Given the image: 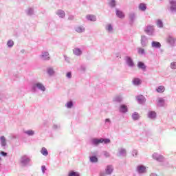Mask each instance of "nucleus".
Wrapping results in <instances>:
<instances>
[{"mask_svg": "<svg viewBox=\"0 0 176 176\" xmlns=\"http://www.w3.org/2000/svg\"><path fill=\"white\" fill-rule=\"evenodd\" d=\"M91 144L95 146H98L100 144H104V145H107L111 144V140L109 138H94L91 140Z\"/></svg>", "mask_w": 176, "mask_h": 176, "instance_id": "f257e3e1", "label": "nucleus"}, {"mask_svg": "<svg viewBox=\"0 0 176 176\" xmlns=\"http://www.w3.org/2000/svg\"><path fill=\"white\" fill-rule=\"evenodd\" d=\"M19 162L23 167H27L31 163V158L27 155H23L20 157Z\"/></svg>", "mask_w": 176, "mask_h": 176, "instance_id": "f03ea898", "label": "nucleus"}, {"mask_svg": "<svg viewBox=\"0 0 176 176\" xmlns=\"http://www.w3.org/2000/svg\"><path fill=\"white\" fill-rule=\"evenodd\" d=\"M36 89L41 90V91H45L46 90V87H45V85H43L42 82H36L32 85V91L33 93L36 91Z\"/></svg>", "mask_w": 176, "mask_h": 176, "instance_id": "7ed1b4c3", "label": "nucleus"}, {"mask_svg": "<svg viewBox=\"0 0 176 176\" xmlns=\"http://www.w3.org/2000/svg\"><path fill=\"white\" fill-rule=\"evenodd\" d=\"M135 171L138 174H146V166L140 164L135 168Z\"/></svg>", "mask_w": 176, "mask_h": 176, "instance_id": "20e7f679", "label": "nucleus"}, {"mask_svg": "<svg viewBox=\"0 0 176 176\" xmlns=\"http://www.w3.org/2000/svg\"><path fill=\"white\" fill-rule=\"evenodd\" d=\"M40 58L43 61H49V60H50V54H49L48 52H42L41 54L40 55Z\"/></svg>", "mask_w": 176, "mask_h": 176, "instance_id": "39448f33", "label": "nucleus"}, {"mask_svg": "<svg viewBox=\"0 0 176 176\" xmlns=\"http://www.w3.org/2000/svg\"><path fill=\"white\" fill-rule=\"evenodd\" d=\"M153 159L157 162H164V157L157 153H154L152 155Z\"/></svg>", "mask_w": 176, "mask_h": 176, "instance_id": "423d86ee", "label": "nucleus"}, {"mask_svg": "<svg viewBox=\"0 0 176 176\" xmlns=\"http://www.w3.org/2000/svg\"><path fill=\"white\" fill-rule=\"evenodd\" d=\"M148 37L146 36H141L140 45L142 47H146L148 46Z\"/></svg>", "mask_w": 176, "mask_h": 176, "instance_id": "0eeeda50", "label": "nucleus"}, {"mask_svg": "<svg viewBox=\"0 0 176 176\" xmlns=\"http://www.w3.org/2000/svg\"><path fill=\"white\" fill-rule=\"evenodd\" d=\"M124 60L128 65V67H130L131 68H133L134 67V61H133V59L130 56H125Z\"/></svg>", "mask_w": 176, "mask_h": 176, "instance_id": "6e6552de", "label": "nucleus"}, {"mask_svg": "<svg viewBox=\"0 0 176 176\" xmlns=\"http://www.w3.org/2000/svg\"><path fill=\"white\" fill-rule=\"evenodd\" d=\"M166 100L163 98H158L157 99V107H160V108L165 107Z\"/></svg>", "mask_w": 176, "mask_h": 176, "instance_id": "1a4fd4ad", "label": "nucleus"}, {"mask_svg": "<svg viewBox=\"0 0 176 176\" xmlns=\"http://www.w3.org/2000/svg\"><path fill=\"white\" fill-rule=\"evenodd\" d=\"M136 100L139 104H145L146 101V98H145V96L142 95L136 96Z\"/></svg>", "mask_w": 176, "mask_h": 176, "instance_id": "9d476101", "label": "nucleus"}, {"mask_svg": "<svg viewBox=\"0 0 176 176\" xmlns=\"http://www.w3.org/2000/svg\"><path fill=\"white\" fill-rule=\"evenodd\" d=\"M126 155H127V151L124 148H118V154H117V156L120 157L122 156L123 157H126Z\"/></svg>", "mask_w": 176, "mask_h": 176, "instance_id": "9b49d317", "label": "nucleus"}, {"mask_svg": "<svg viewBox=\"0 0 176 176\" xmlns=\"http://www.w3.org/2000/svg\"><path fill=\"white\" fill-rule=\"evenodd\" d=\"M167 43H169V45H170V46H175V42H176V39L174 38V37L169 36L167 39Z\"/></svg>", "mask_w": 176, "mask_h": 176, "instance_id": "f8f14e48", "label": "nucleus"}, {"mask_svg": "<svg viewBox=\"0 0 176 176\" xmlns=\"http://www.w3.org/2000/svg\"><path fill=\"white\" fill-rule=\"evenodd\" d=\"M74 30L76 32H78V34H82L86 31V29L83 25L76 26Z\"/></svg>", "mask_w": 176, "mask_h": 176, "instance_id": "ddd939ff", "label": "nucleus"}, {"mask_svg": "<svg viewBox=\"0 0 176 176\" xmlns=\"http://www.w3.org/2000/svg\"><path fill=\"white\" fill-rule=\"evenodd\" d=\"M105 173H106L107 175H111V174H112V173H113V166L112 165H108L106 167Z\"/></svg>", "mask_w": 176, "mask_h": 176, "instance_id": "4468645a", "label": "nucleus"}, {"mask_svg": "<svg viewBox=\"0 0 176 176\" xmlns=\"http://www.w3.org/2000/svg\"><path fill=\"white\" fill-rule=\"evenodd\" d=\"M151 47H153V49H160L162 44L158 41H152Z\"/></svg>", "mask_w": 176, "mask_h": 176, "instance_id": "2eb2a0df", "label": "nucleus"}, {"mask_svg": "<svg viewBox=\"0 0 176 176\" xmlns=\"http://www.w3.org/2000/svg\"><path fill=\"white\" fill-rule=\"evenodd\" d=\"M56 14H57L60 19H64V17H65V12L63 10H58L56 12Z\"/></svg>", "mask_w": 176, "mask_h": 176, "instance_id": "dca6fc26", "label": "nucleus"}, {"mask_svg": "<svg viewBox=\"0 0 176 176\" xmlns=\"http://www.w3.org/2000/svg\"><path fill=\"white\" fill-rule=\"evenodd\" d=\"M129 23L130 24H133L134 23V21H135V13L134 12H131L129 15Z\"/></svg>", "mask_w": 176, "mask_h": 176, "instance_id": "f3484780", "label": "nucleus"}, {"mask_svg": "<svg viewBox=\"0 0 176 176\" xmlns=\"http://www.w3.org/2000/svg\"><path fill=\"white\" fill-rule=\"evenodd\" d=\"M142 83V81L138 78H135L132 80V84L133 85V86H140V85H141Z\"/></svg>", "mask_w": 176, "mask_h": 176, "instance_id": "a211bd4d", "label": "nucleus"}, {"mask_svg": "<svg viewBox=\"0 0 176 176\" xmlns=\"http://www.w3.org/2000/svg\"><path fill=\"white\" fill-rule=\"evenodd\" d=\"M116 14L119 19H124V14L118 8L116 9Z\"/></svg>", "mask_w": 176, "mask_h": 176, "instance_id": "6ab92c4d", "label": "nucleus"}, {"mask_svg": "<svg viewBox=\"0 0 176 176\" xmlns=\"http://www.w3.org/2000/svg\"><path fill=\"white\" fill-rule=\"evenodd\" d=\"M87 20L89 21H97V16L94 14H88L86 16Z\"/></svg>", "mask_w": 176, "mask_h": 176, "instance_id": "aec40b11", "label": "nucleus"}, {"mask_svg": "<svg viewBox=\"0 0 176 176\" xmlns=\"http://www.w3.org/2000/svg\"><path fill=\"white\" fill-rule=\"evenodd\" d=\"M138 68H139V69H142L143 71H146V65H145V63H144V62H138Z\"/></svg>", "mask_w": 176, "mask_h": 176, "instance_id": "412c9836", "label": "nucleus"}, {"mask_svg": "<svg viewBox=\"0 0 176 176\" xmlns=\"http://www.w3.org/2000/svg\"><path fill=\"white\" fill-rule=\"evenodd\" d=\"M145 32H146L147 35H152V34H153V26H147Z\"/></svg>", "mask_w": 176, "mask_h": 176, "instance_id": "4be33fe9", "label": "nucleus"}, {"mask_svg": "<svg viewBox=\"0 0 176 176\" xmlns=\"http://www.w3.org/2000/svg\"><path fill=\"white\" fill-rule=\"evenodd\" d=\"M105 30L107 31V32L112 33L113 32V26H112V24L109 23L106 25Z\"/></svg>", "mask_w": 176, "mask_h": 176, "instance_id": "5701e85b", "label": "nucleus"}, {"mask_svg": "<svg viewBox=\"0 0 176 176\" xmlns=\"http://www.w3.org/2000/svg\"><path fill=\"white\" fill-rule=\"evenodd\" d=\"M129 111V109H127V106L125 104H122L120 107V112H121L122 113H126V112H127Z\"/></svg>", "mask_w": 176, "mask_h": 176, "instance_id": "b1692460", "label": "nucleus"}, {"mask_svg": "<svg viewBox=\"0 0 176 176\" xmlns=\"http://www.w3.org/2000/svg\"><path fill=\"white\" fill-rule=\"evenodd\" d=\"M24 134H26L29 137H32V135H35V131L33 130H26L23 131Z\"/></svg>", "mask_w": 176, "mask_h": 176, "instance_id": "393cba45", "label": "nucleus"}, {"mask_svg": "<svg viewBox=\"0 0 176 176\" xmlns=\"http://www.w3.org/2000/svg\"><path fill=\"white\" fill-rule=\"evenodd\" d=\"M73 53L75 56H81L82 50L79 48H74L73 50Z\"/></svg>", "mask_w": 176, "mask_h": 176, "instance_id": "a878e982", "label": "nucleus"}, {"mask_svg": "<svg viewBox=\"0 0 176 176\" xmlns=\"http://www.w3.org/2000/svg\"><path fill=\"white\" fill-rule=\"evenodd\" d=\"M156 91L157 93H164V91H166V87H164V86H163V85L159 86L156 89Z\"/></svg>", "mask_w": 176, "mask_h": 176, "instance_id": "bb28decb", "label": "nucleus"}, {"mask_svg": "<svg viewBox=\"0 0 176 176\" xmlns=\"http://www.w3.org/2000/svg\"><path fill=\"white\" fill-rule=\"evenodd\" d=\"M54 69H53V67H48L47 69V73L50 76H53V75H54Z\"/></svg>", "mask_w": 176, "mask_h": 176, "instance_id": "cd10ccee", "label": "nucleus"}, {"mask_svg": "<svg viewBox=\"0 0 176 176\" xmlns=\"http://www.w3.org/2000/svg\"><path fill=\"white\" fill-rule=\"evenodd\" d=\"M148 116L150 119H155L156 118V112L155 111H150L148 113Z\"/></svg>", "mask_w": 176, "mask_h": 176, "instance_id": "c85d7f7f", "label": "nucleus"}, {"mask_svg": "<svg viewBox=\"0 0 176 176\" xmlns=\"http://www.w3.org/2000/svg\"><path fill=\"white\" fill-rule=\"evenodd\" d=\"M41 155H43V156H47L49 155V152L47 151V149L46 148L43 147L41 150Z\"/></svg>", "mask_w": 176, "mask_h": 176, "instance_id": "c756f323", "label": "nucleus"}, {"mask_svg": "<svg viewBox=\"0 0 176 176\" xmlns=\"http://www.w3.org/2000/svg\"><path fill=\"white\" fill-rule=\"evenodd\" d=\"M139 9L142 12H145L146 10V5H145V3H141L139 6Z\"/></svg>", "mask_w": 176, "mask_h": 176, "instance_id": "7c9ffc66", "label": "nucleus"}, {"mask_svg": "<svg viewBox=\"0 0 176 176\" xmlns=\"http://www.w3.org/2000/svg\"><path fill=\"white\" fill-rule=\"evenodd\" d=\"M156 24H157V27H158V28H163V27H164L163 21H162V19L157 20Z\"/></svg>", "mask_w": 176, "mask_h": 176, "instance_id": "2f4dec72", "label": "nucleus"}, {"mask_svg": "<svg viewBox=\"0 0 176 176\" xmlns=\"http://www.w3.org/2000/svg\"><path fill=\"white\" fill-rule=\"evenodd\" d=\"M0 142L1 144V146H5L6 145V139L5 138V136H1Z\"/></svg>", "mask_w": 176, "mask_h": 176, "instance_id": "473e14b6", "label": "nucleus"}, {"mask_svg": "<svg viewBox=\"0 0 176 176\" xmlns=\"http://www.w3.org/2000/svg\"><path fill=\"white\" fill-rule=\"evenodd\" d=\"M26 14L28 16H32V14H34V8H28L26 10Z\"/></svg>", "mask_w": 176, "mask_h": 176, "instance_id": "72a5a7b5", "label": "nucleus"}, {"mask_svg": "<svg viewBox=\"0 0 176 176\" xmlns=\"http://www.w3.org/2000/svg\"><path fill=\"white\" fill-rule=\"evenodd\" d=\"M132 119L133 120H138V119H140V114H138L137 112H135L132 114Z\"/></svg>", "mask_w": 176, "mask_h": 176, "instance_id": "f704fd0d", "label": "nucleus"}, {"mask_svg": "<svg viewBox=\"0 0 176 176\" xmlns=\"http://www.w3.org/2000/svg\"><path fill=\"white\" fill-rule=\"evenodd\" d=\"M91 163H97L98 162V158L96 156H91L89 157Z\"/></svg>", "mask_w": 176, "mask_h": 176, "instance_id": "c9c22d12", "label": "nucleus"}, {"mask_svg": "<svg viewBox=\"0 0 176 176\" xmlns=\"http://www.w3.org/2000/svg\"><path fill=\"white\" fill-rule=\"evenodd\" d=\"M8 47H13L14 46V42L12 40H8L7 42Z\"/></svg>", "mask_w": 176, "mask_h": 176, "instance_id": "e433bc0d", "label": "nucleus"}, {"mask_svg": "<svg viewBox=\"0 0 176 176\" xmlns=\"http://www.w3.org/2000/svg\"><path fill=\"white\" fill-rule=\"evenodd\" d=\"M138 54H141L142 56H144L145 54V50L143 48L139 47L138 48Z\"/></svg>", "mask_w": 176, "mask_h": 176, "instance_id": "4c0bfd02", "label": "nucleus"}, {"mask_svg": "<svg viewBox=\"0 0 176 176\" xmlns=\"http://www.w3.org/2000/svg\"><path fill=\"white\" fill-rule=\"evenodd\" d=\"M68 176H80L79 173L72 170L69 173Z\"/></svg>", "mask_w": 176, "mask_h": 176, "instance_id": "58836bf2", "label": "nucleus"}, {"mask_svg": "<svg viewBox=\"0 0 176 176\" xmlns=\"http://www.w3.org/2000/svg\"><path fill=\"white\" fill-rule=\"evenodd\" d=\"M109 6L115 8L116 6V1L115 0H111L109 3Z\"/></svg>", "mask_w": 176, "mask_h": 176, "instance_id": "ea45409f", "label": "nucleus"}, {"mask_svg": "<svg viewBox=\"0 0 176 176\" xmlns=\"http://www.w3.org/2000/svg\"><path fill=\"white\" fill-rule=\"evenodd\" d=\"M122 100L121 96H116L114 98L113 101H115V102H122Z\"/></svg>", "mask_w": 176, "mask_h": 176, "instance_id": "a19ab883", "label": "nucleus"}, {"mask_svg": "<svg viewBox=\"0 0 176 176\" xmlns=\"http://www.w3.org/2000/svg\"><path fill=\"white\" fill-rule=\"evenodd\" d=\"M65 107H67V108L71 109L72 107H74V102L72 101H69L65 104Z\"/></svg>", "mask_w": 176, "mask_h": 176, "instance_id": "79ce46f5", "label": "nucleus"}, {"mask_svg": "<svg viewBox=\"0 0 176 176\" xmlns=\"http://www.w3.org/2000/svg\"><path fill=\"white\" fill-rule=\"evenodd\" d=\"M170 68L171 69H176V62H172L170 64Z\"/></svg>", "mask_w": 176, "mask_h": 176, "instance_id": "37998d69", "label": "nucleus"}, {"mask_svg": "<svg viewBox=\"0 0 176 176\" xmlns=\"http://www.w3.org/2000/svg\"><path fill=\"white\" fill-rule=\"evenodd\" d=\"M78 71H80L81 72H85L86 71V66L82 65L80 68L78 69Z\"/></svg>", "mask_w": 176, "mask_h": 176, "instance_id": "c03bdc74", "label": "nucleus"}, {"mask_svg": "<svg viewBox=\"0 0 176 176\" xmlns=\"http://www.w3.org/2000/svg\"><path fill=\"white\" fill-rule=\"evenodd\" d=\"M170 10L172 13H176V6H171Z\"/></svg>", "mask_w": 176, "mask_h": 176, "instance_id": "a18cd8bd", "label": "nucleus"}, {"mask_svg": "<svg viewBox=\"0 0 176 176\" xmlns=\"http://www.w3.org/2000/svg\"><path fill=\"white\" fill-rule=\"evenodd\" d=\"M132 155H133V157H137V156L138 155V151H137V150H135V149L133 150V151H132Z\"/></svg>", "mask_w": 176, "mask_h": 176, "instance_id": "49530a36", "label": "nucleus"}, {"mask_svg": "<svg viewBox=\"0 0 176 176\" xmlns=\"http://www.w3.org/2000/svg\"><path fill=\"white\" fill-rule=\"evenodd\" d=\"M103 155H104V157H111V154H109V153L108 151H104Z\"/></svg>", "mask_w": 176, "mask_h": 176, "instance_id": "de8ad7c7", "label": "nucleus"}, {"mask_svg": "<svg viewBox=\"0 0 176 176\" xmlns=\"http://www.w3.org/2000/svg\"><path fill=\"white\" fill-rule=\"evenodd\" d=\"M66 77H67L68 79H71V78H72V74L71 73V72H68L66 74Z\"/></svg>", "mask_w": 176, "mask_h": 176, "instance_id": "09e8293b", "label": "nucleus"}, {"mask_svg": "<svg viewBox=\"0 0 176 176\" xmlns=\"http://www.w3.org/2000/svg\"><path fill=\"white\" fill-rule=\"evenodd\" d=\"M171 6H176V0H170Z\"/></svg>", "mask_w": 176, "mask_h": 176, "instance_id": "8fccbe9b", "label": "nucleus"}, {"mask_svg": "<svg viewBox=\"0 0 176 176\" xmlns=\"http://www.w3.org/2000/svg\"><path fill=\"white\" fill-rule=\"evenodd\" d=\"M41 170H42V173L43 174H45V171L46 170V166L45 165L41 166Z\"/></svg>", "mask_w": 176, "mask_h": 176, "instance_id": "3c124183", "label": "nucleus"}, {"mask_svg": "<svg viewBox=\"0 0 176 176\" xmlns=\"http://www.w3.org/2000/svg\"><path fill=\"white\" fill-rule=\"evenodd\" d=\"M0 154L2 155V156H8V153L6 152H4V151H1Z\"/></svg>", "mask_w": 176, "mask_h": 176, "instance_id": "603ef678", "label": "nucleus"}, {"mask_svg": "<svg viewBox=\"0 0 176 176\" xmlns=\"http://www.w3.org/2000/svg\"><path fill=\"white\" fill-rule=\"evenodd\" d=\"M53 129H54V130H57V129H60V126H58V125H57V124H54Z\"/></svg>", "mask_w": 176, "mask_h": 176, "instance_id": "864d4df0", "label": "nucleus"}, {"mask_svg": "<svg viewBox=\"0 0 176 176\" xmlns=\"http://www.w3.org/2000/svg\"><path fill=\"white\" fill-rule=\"evenodd\" d=\"M105 123H111V120L109 118H107L104 120Z\"/></svg>", "mask_w": 176, "mask_h": 176, "instance_id": "5fc2aeb1", "label": "nucleus"}, {"mask_svg": "<svg viewBox=\"0 0 176 176\" xmlns=\"http://www.w3.org/2000/svg\"><path fill=\"white\" fill-rule=\"evenodd\" d=\"M100 176H107V173L105 172V173H100Z\"/></svg>", "mask_w": 176, "mask_h": 176, "instance_id": "6e6d98bb", "label": "nucleus"}, {"mask_svg": "<svg viewBox=\"0 0 176 176\" xmlns=\"http://www.w3.org/2000/svg\"><path fill=\"white\" fill-rule=\"evenodd\" d=\"M150 176H157V175H156V173H151Z\"/></svg>", "mask_w": 176, "mask_h": 176, "instance_id": "4d7b16f0", "label": "nucleus"}, {"mask_svg": "<svg viewBox=\"0 0 176 176\" xmlns=\"http://www.w3.org/2000/svg\"><path fill=\"white\" fill-rule=\"evenodd\" d=\"M74 19V16H69V20H72Z\"/></svg>", "mask_w": 176, "mask_h": 176, "instance_id": "13d9d810", "label": "nucleus"}, {"mask_svg": "<svg viewBox=\"0 0 176 176\" xmlns=\"http://www.w3.org/2000/svg\"><path fill=\"white\" fill-rule=\"evenodd\" d=\"M0 160H1V157H0Z\"/></svg>", "mask_w": 176, "mask_h": 176, "instance_id": "bf43d9fd", "label": "nucleus"}, {"mask_svg": "<svg viewBox=\"0 0 176 176\" xmlns=\"http://www.w3.org/2000/svg\"><path fill=\"white\" fill-rule=\"evenodd\" d=\"M0 96H1V94H0Z\"/></svg>", "mask_w": 176, "mask_h": 176, "instance_id": "052dcab7", "label": "nucleus"}]
</instances>
